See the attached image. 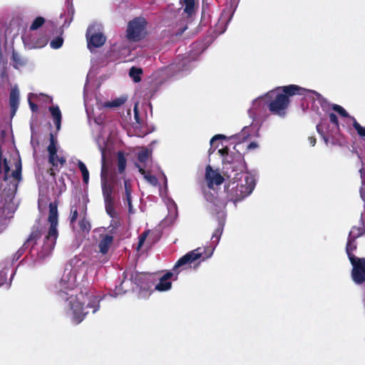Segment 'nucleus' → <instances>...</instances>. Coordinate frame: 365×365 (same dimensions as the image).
Segmentation results:
<instances>
[{"mask_svg":"<svg viewBox=\"0 0 365 365\" xmlns=\"http://www.w3.org/2000/svg\"><path fill=\"white\" fill-rule=\"evenodd\" d=\"M86 276V265L76 256L66 264L61 279L55 284V292L63 302L66 315L74 324H80L90 312L96 313L100 309L101 299L84 287H78V279ZM83 283V281H82Z\"/></svg>","mask_w":365,"mask_h":365,"instance_id":"1","label":"nucleus"},{"mask_svg":"<svg viewBox=\"0 0 365 365\" xmlns=\"http://www.w3.org/2000/svg\"><path fill=\"white\" fill-rule=\"evenodd\" d=\"M9 134L0 131V233L7 226L8 220L12 217L17 207L14 200L17 187L21 180V161L19 153L13 159L14 169L11 170V160L3 158L4 150L11 145Z\"/></svg>","mask_w":365,"mask_h":365,"instance_id":"2","label":"nucleus"},{"mask_svg":"<svg viewBox=\"0 0 365 365\" xmlns=\"http://www.w3.org/2000/svg\"><path fill=\"white\" fill-rule=\"evenodd\" d=\"M48 221L50 227L46 235L43 237V228L35 225L29 238L15 253L14 260H19L26 252L24 259L31 261L34 265H36L41 264L51 255L58 236V207L55 202L49 204Z\"/></svg>","mask_w":365,"mask_h":365,"instance_id":"3","label":"nucleus"},{"mask_svg":"<svg viewBox=\"0 0 365 365\" xmlns=\"http://www.w3.org/2000/svg\"><path fill=\"white\" fill-rule=\"evenodd\" d=\"M218 153L222 158L223 173L228 180L225 185L227 197L236 205L252 192L256 185L255 177L244 172L245 163L240 152L230 151L225 147Z\"/></svg>","mask_w":365,"mask_h":365,"instance_id":"4","label":"nucleus"},{"mask_svg":"<svg viewBox=\"0 0 365 365\" xmlns=\"http://www.w3.org/2000/svg\"><path fill=\"white\" fill-rule=\"evenodd\" d=\"M205 198L207 202V207L212 215H215L218 219V226L213 232L209 245L203 247H197L181 257L175 267L178 268L183 264L192 262L200 259L197 265L201 262L210 258L217 246L223 232L226 218V204L217 197L215 193L211 192H205Z\"/></svg>","mask_w":365,"mask_h":365,"instance_id":"5","label":"nucleus"},{"mask_svg":"<svg viewBox=\"0 0 365 365\" xmlns=\"http://www.w3.org/2000/svg\"><path fill=\"white\" fill-rule=\"evenodd\" d=\"M270 91L267 93L268 99V108L269 111L281 118L285 117L287 110L289 104V96L294 95L303 96L305 98H309L314 101H317L319 103L324 107L327 103L326 100L318 92L306 89L297 85H289L282 88Z\"/></svg>","mask_w":365,"mask_h":365,"instance_id":"6","label":"nucleus"},{"mask_svg":"<svg viewBox=\"0 0 365 365\" xmlns=\"http://www.w3.org/2000/svg\"><path fill=\"white\" fill-rule=\"evenodd\" d=\"M267 102V93L255 99L252 101V107L248 110L249 116L252 119V123L249 126H245L240 133L233 135L229 138L233 140L236 144H240L249 137L257 136L262 118L268 108Z\"/></svg>","mask_w":365,"mask_h":365,"instance_id":"7","label":"nucleus"},{"mask_svg":"<svg viewBox=\"0 0 365 365\" xmlns=\"http://www.w3.org/2000/svg\"><path fill=\"white\" fill-rule=\"evenodd\" d=\"M329 123L325 119H322L317 125V130L322 136L327 145H339L344 143V140L340 134V125L338 118L334 113L329 114Z\"/></svg>","mask_w":365,"mask_h":365,"instance_id":"8","label":"nucleus"},{"mask_svg":"<svg viewBox=\"0 0 365 365\" xmlns=\"http://www.w3.org/2000/svg\"><path fill=\"white\" fill-rule=\"evenodd\" d=\"M97 144L98 145V148L100 151L101 152L102 155V168H101V187H102V192L105 203V207L106 212L108 215L111 217L112 218H114L116 217V212L115 210L114 205H115V200L113 197V187L110 185V182L106 179V170H105V154H104V150L105 146L104 144L102 145L100 143V140L97 139L96 140Z\"/></svg>","mask_w":365,"mask_h":365,"instance_id":"9","label":"nucleus"},{"mask_svg":"<svg viewBox=\"0 0 365 365\" xmlns=\"http://www.w3.org/2000/svg\"><path fill=\"white\" fill-rule=\"evenodd\" d=\"M88 48L93 52L94 48L101 47L106 42V38L101 31L100 24H93L88 26L86 31Z\"/></svg>","mask_w":365,"mask_h":365,"instance_id":"10","label":"nucleus"},{"mask_svg":"<svg viewBox=\"0 0 365 365\" xmlns=\"http://www.w3.org/2000/svg\"><path fill=\"white\" fill-rule=\"evenodd\" d=\"M360 176L361 179V186L360 187V196L364 201V212L361 213V222L362 223V227H352L351 230L349 233L348 237H350L353 240H356L358 237H361L365 232V168L362 167L359 170Z\"/></svg>","mask_w":365,"mask_h":365,"instance_id":"11","label":"nucleus"},{"mask_svg":"<svg viewBox=\"0 0 365 365\" xmlns=\"http://www.w3.org/2000/svg\"><path fill=\"white\" fill-rule=\"evenodd\" d=\"M146 21L144 18L138 17L128 23L127 38L130 41H139L144 35Z\"/></svg>","mask_w":365,"mask_h":365,"instance_id":"12","label":"nucleus"},{"mask_svg":"<svg viewBox=\"0 0 365 365\" xmlns=\"http://www.w3.org/2000/svg\"><path fill=\"white\" fill-rule=\"evenodd\" d=\"M195 261H194L195 262ZM178 262V261L176 262ZM193 263V262H192ZM177 264V263H175ZM192 262L183 264L178 268H175V265H174L173 268V272L169 271L167 272L165 274H163L159 279V282L155 285V289L160 292H165L170 290L172 287L171 279L174 277L173 280H176L178 278V274L180 272L178 269L182 267V269H185V266L191 264Z\"/></svg>","mask_w":365,"mask_h":365,"instance_id":"13","label":"nucleus"},{"mask_svg":"<svg viewBox=\"0 0 365 365\" xmlns=\"http://www.w3.org/2000/svg\"><path fill=\"white\" fill-rule=\"evenodd\" d=\"M24 47L26 49H35L43 47L47 43V39L41 35L29 31L21 36Z\"/></svg>","mask_w":365,"mask_h":365,"instance_id":"14","label":"nucleus"},{"mask_svg":"<svg viewBox=\"0 0 365 365\" xmlns=\"http://www.w3.org/2000/svg\"><path fill=\"white\" fill-rule=\"evenodd\" d=\"M120 280L119 284L115 286L114 291L115 297L123 294L130 290H135V286L132 274V269H126Z\"/></svg>","mask_w":365,"mask_h":365,"instance_id":"15","label":"nucleus"},{"mask_svg":"<svg viewBox=\"0 0 365 365\" xmlns=\"http://www.w3.org/2000/svg\"><path fill=\"white\" fill-rule=\"evenodd\" d=\"M352 265L351 278L356 284H361L365 282V258H354L349 260Z\"/></svg>","mask_w":365,"mask_h":365,"instance_id":"16","label":"nucleus"},{"mask_svg":"<svg viewBox=\"0 0 365 365\" xmlns=\"http://www.w3.org/2000/svg\"><path fill=\"white\" fill-rule=\"evenodd\" d=\"M135 288L148 290L151 286V275L147 273H140L132 269Z\"/></svg>","mask_w":365,"mask_h":365,"instance_id":"17","label":"nucleus"},{"mask_svg":"<svg viewBox=\"0 0 365 365\" xmlns=\"http://www.w3.org/2000/svg\"><path fill=\"white\" fill-rule=\"evenodd\" d=\"M75 9L72 0H66L65 9L60 15V19H64L61 25L63 29H67L73 19Z\"/></svg>","mask_w":365,"mask_h":365,"instance_id":"18","label":"nucleus"},{"mask_svg":"<svg viewBox=\"0 0 365 365\" xmlns=\"http://www.w3.org/2000/svg\"><path fill=\"white\" fill-rule=\"evenodd\" d=\"M205 179L210 188H212L214 185H221L224 181V178L220 173L214 170L210 165H207L206 168Z\"/></svg>","mask_w":365,"mask_h":365,"instance_id":"19","label":"nucleus"},{"mask_svg":"<svg viewBox=\"0 0 365 365\" xmlns=\"http://www.w3.org/2000/svg\"><path fill=\"white\" fill-rule=\"evenodd\" d=\"M124 188H125V197H123L124 204L128 205V211L130 213H133V209L132 205V199H131V193H132V185L131 181L129 179H124Z\"/></svg>","mask_w":365,"mask_h":365,"instance_id":"20","label":"nucleus"},{"mask_svg":"<svg viewBox=\"0 0 365 365\" xmlns=\"http://www.w3.org/2000/svg\"><path fill=\"white\" fill-rule=\"evenodd\" d=\"M48 161L53 166L58 167V162L55 160V157H58L57 148L56 146L55 140L52 134H51L50 137V143L48 146Z\"/></svg>","mask_w":365,"mask_h":365,"instance_id":"21","label":"nucleus"},{"mask_svg":"<svg viewBox=\"0 0 365 365\" xmlns=\"http://www.w3.org/2000/svg\"><path fill=\"white\" fill-rule=\"evenodd\" d=\"M11 63L15 69L19 70L26 65L27 59L14 50L11 57Z\"/></svg>","mask_w":365,"mask_h":365,"instance_id":"22","label":"nucleus"},{"mask_svg":"<svg viewBox=\"0 0 365 365\" xmlns=\"http://www.w3.org/2000/svg\"><path fill=\"white\" fill-rule=\"evenodd\" d=\"M52 118L53 120L54 124L56 125V130H59L61 129V118L62 115L60 110V108L58 106H52L48 108Z\"/></svg>","mask_w":365,"mask_h":365,"instance_id":"23","label":"nucleus"},{"mask_svg":"<svg viewBox=\"0 0 365 365\" xmlns=\"http://www.w3.org/2000/svg\"><path fill=\"white\" fill-rule=\"evenodd\" d=\"M113 240V237L110 235H106L104 236H102V238L101 239L99 243H98V247L100 250V252L105 255L108 252V250L110 248V245L112 244Z\"/></svg>","mask_w":365,"mask_h":365,"instance_id":"24","label":"nucleus"},{"mask_svg":"<svg viewBox=\"0 0 365 365\" xmlns=\"http://www.w3.org/2000/svg\"><path fill=\"white\" fill-rule=\"evenodd\" d=\"M151 155V150H148L147 148H143L138 153V160L142 164L140 165L142 168H144L145 170L147 168V165L149 162L150 156Z\"/></svg>","mask_w":365,"mask_h":365,"instance_id":"25","label":"nucleus"},{"mask_svg":"<svg viewBox=\"0 0 365 365\" xmlns=\"http://www.w3.org/2000/svg\"><path fill=\"white\" fill-rule=\"evenodd\" d=\"M135 166L138 168L139 173L144 176V178L152 185L157 186L160 185L158 178L147 173L144 168H142L138 163H135Z\"/></svg>","mask_w":365,"mask_h":365,"instance_id":"26","label":"nucleus"},{"mask_svg":"<svg viewBox=\"0 0 365 365\" xmlns=\"http://www.w3.org/2000/svg\"><path fill=\"white\" fill-rule=\"evenodd\" d=\"M19 91L16 86L11 88L9 95L10 107H19Z\"/></svg>","mask_w":365,"mask_h":365,"instance_id":"27","label":"nucleus"},{"mask_svg":"<svg viewBox=\"0 0 365 365\" xmlns=\"http://www.w3.org/2000/svg\"><path fill=\"white\" fill-rule=\"evenodd\" d=\"M356 247L357 244L356 242V240H353L350 237H348L346 246V252L349 260H351L352 257L354 258H357V257H356L353 253L354 251L356 250Z\"/></svg>","mask_w":365,"mask_h":365,"instance_id":"28","label":"nucleus"},{"mask_svg":"<svg viewBox=\"0 0 365 365\" xmlns=\"http://www.w3.org/2000/svg\"><path fill=\"white\" fill-rule=\"evenodd\" d=\"M0 78L3 81H8L7 61L2 56H0Z\"/></svg>","mask_w":365,"mask_h":365,"instance_id":"29","label":"nucleus"},{"mask_svg":"<svg viewBox=\"0 0 365 365\" xmlns=\"http://www.w3.org/2000/svg\"><path fill=\"white\" fill-rule=\"evenodd\" d=\"M77 165H78V167L80 171L81 172L83 182L85 184H88V181H89V172L87 169L86 165H85V163L83 162H82L80 160H78Z\"/></svg>","mask_w":365,"mask_h":365,"instance_id":"30","label":"nucleus"},{"mask_svg":"<svg viewBox=\"0 0 365 365\" xmlns=\"http://www.w3.org/2000/svg\"><path fill=\"white\" fill-rule=\"evenodd\" d=\"M167 207L168 210L169 215L171 218H175L178 215V207L175 202L172 199H168Z\"/></svg>","mask_w":365,"mask_h":365,"instance_id":"31","label":"nucleus"},{"mask_svg":"<svg viewBox=\"0 0 365 365\" xmlns=\"http://www.w3.org/2000/svg\"><path fill=\"white\" fill-rule=\"evenodd\" d=\"M332 109L336 112L342 118H348L349 122H351L350 118H355L353 116H351L349 113L341 106L337 104L332 105Z\"/></svg>","mask_w":365,"mask_h":365,"instance_id":"32","label":"nucleus"},{"mask_svg":"<svg viewBox=\"0 0 365 365\" xmlns=\"http://www.w3.org/2000/svg\"><path fill=\"white\" fill-rule=\"evenodd\" d=\"M192 63L190 57H185L176 64V66L179 71H187L189 70L190 64H192Z\"/></svg>","mask_w":365,"mask_h":365,"instance_id":"33","label":"nucleus"},{"mask_svg":"<svg viewBox=\"0 0 365 365\" xmlns=\"http://www.w3.org/2000/svg\"><path fill=\"white\" fill-rule=\"evenodd\" d=\"M126 167V159L122 152L118 153V169L120 173L125 171Z\"/></svg>","mask_w":365,"mask_h":365,"instance_id":"34","label":"nucleus"},{"mask_svg":"<svg viewBox=\"0 0 365 365\" xmlns=\"http://www.w3.org/2000/svg\"><path fill=\"white\" fill-rule=\"evenodd\" d=\"M142 69L135 67H132L129 71V76L134 82L138 83L140 81V75L142 74Z\"/></svg>","mask_w":365,"mask_h":365,"instance_id":"35","label":"nucleus"},{"mask_svg":"<svg viewBox=\"0 0 365 365\" xmlns=\"http://www.w3.org/2000/svg\"><path fill=\"white\" fill-rule=\"evenodd\" d=\"M125 101H126L125 98H123V97L118 98L111 101L106 103L105 107L118 108V107L120 106L121 105L124 104Z\"/></svg>","mask_w":365,"mask_h":365,"instance_id":"36","label":"nucleus"},{"mask_svg":"<svg viewBox=\"0 0 365 365\" xmlns=\"http://www.w3.org/2000/svg\"><path fill=\"white\" fill-rule=\"evenodd\" d=\"M225 138H227V137L222 134H217V135H215V136H213L210 141V150H212V148L215 150V148L219 147L218 141L220 140H222V139H225Z\"/></svg>","mask_w":365,"mask_h":365,"instance_id":"37","label":"nucleus"},{"mask_svg":"<svg viewBox=\"0 0 365 365\" xmlns=\"http://www.w3.org/2000/svg\"><path fill=\"white\" fill-rule=\"evenodd\" d=\"M353 122V127L356 130L358 135L361 138H365V127L361 126L356 118H350Z\"/></svg>","mask_w":365,"mask_h":365,"instance_id":"38","label":"nucleus"},{"mask_svg":"<svg viewBox=\"0 0 365 365\" xmlns=\"http://www.w3.org/2000/svg\"><path fill=\"white\" fill-rule=\"evenodd\" d=\"M44 22H45V19L43 17L38 16V17L36 18L34 20V21L32 22V24L30 26L29 31H34L38 29L44 24Z\"/></svg>","mask_w":365,"mask_h":365,"instance_id":"39","label":"nucleus"},{"mask_svg":"<svg viewBox=\"0 0 365 365\" xmlns=\"http://www.w3.org/2000/svg\"><path fill=\"white\" fill-rule=\"evenodd\" d=\"M195 3L194 0H185L184 11L188 16H191L194 12Z\"/></svg>","mask_w":365,"mask_h":365,"instance_id":"40","label":"nucleus"},{"mask_svg":"<svg viewBox=\"0 0 365 365\" xmlns=\"http://www.w3.org/2000/svg\"><path fill=\"white\" fill-rule=\"evenodd\" d=\"M63 43V39L61 36H57L56 38L52 39L50 42L51 48L53 49L60 48Z\"/></svg>","mask_w":365,"mask_h":365,"instance_id":"41","label":"nucleus"},{"mask_svg":"<svg viewBox=\"0 0 365 365\" xmlns=\"http://www.w3.org/2000/svg\"><path fill=\"white\" fill-rule=\"evenodd\" d=\"M79 227L83 232H88L91 230V224L85 217L79 222Z\"/></svg>","mask_w":365,"mask_h":365,"instance_id":"42","label":"nucleus"},{"mask_svg":"<svg viewBox=\"0 0 365 365\" xmlns=\"http://www.w3.org/2000/svg\"><path fill=\"white\" fill-rule=\"evenodd\" d=\"M78 209L75 205L71 206V215H70V222L73 224L78 217Z\"/></svg>","mask_w":365,"mask_h":365,"instance_id":"43","label":"nucleus"},{"mask_svg":"<svg viewBox=\"0 0 365 365\" xmlns=\"http://www.w3.org/2000/svg\"><path fill=\"white\" fill-rule=\"evenodd\" d=\"M341 120V125L342 128L349 130L351 128V125L353 126V122H349L348 118H343Z\"/></svg>","mask_w":365,"mask_h":365,"instance_id":"44","label":"nucleus"},{"mask_svg":"<svg viewBox=\"0 0 365 365\" xmlns=\"http://www.w3.org/2000/svg\"><path fill=\"white\" fill-rule=\"evenodd\" d=\"M7 31H8V29L6 30L4 36H1V34H0V56L3 55V53H2V47H1L2 42L4 41H5L6 43L7 42Z\"/></svg>","mask_w":365,"mask_h":365,"instance_id":"45","label":"nucleus"},{"mask_svg":"<svg viewBox=\"0 0 365 365\" xmlns=\"http://www.w3.org/2000/svg\"><path fill=\"white\" fill-rule=\"evenodd\" d=\"M55 160L58 162V167L63 166L66 163V158L63 156H60L58 155V157H55Z\"/></svg>","mask_w":365,"mask_h":365,"instance_id":"46","label":"nucleus"},{"mask_svg":"<svg viewBox=\"0 0 365 365\" xmlns=\"http://www.w3.org/2000/svg\"><path fill=\"white\" fill-rule=\"evenodd\" d=\"M6 284V274L4 272L0 273V287Z\"/></svg>","mask_w":365,"mask_h":365,"instance_id":"47","label":"nucleus"},{"mask_svg":"<svg viewBox=\"0 0 365 365\" xmlns=\"http://www.w3.org/2000/svg\"><path fill=\"white\" fill-rule=\"evenodd\" d=\"M134 118L136 120V122L139 124H140V117H139V113H138V108H137V104L135 105V107H134Z\"/></svg>","mask_w":365,"mask_h":365,"instance_id":"48","label":"nucleus"},{"mask_svg":"<svg viewBox=\"0 0 365 365\" xmlns=\"http://www.w3.org/2000/svg\"><path fill=\"white\" fill-rule=\"evenodd\" d=\"M31 93L29 94V106H30V108L31 110L33 111V112H36L38 110V106L34 103L33 102L31 101L30 100V96H31Z\"/></svg>","mask_w":365,"mask_h":365,"instance_id":"49","label":"nucleus"},{"mask_svg":"<svg viewBox=\"0 0 365 365\" xmlns=\"http://www.w3.org/2000/svg\"><path fill=\"white\" fill-rule=\"evenodd\" d=\"M146 238V234H143L139 237V242H138V249L143 245L144 243V241Z\"/></svg>","mask_w":365,"mask_h":365,"instance_id":"50","label":"nucleus"},{"mask_svg":"<svg viewBox=\"0 0 365 365\" xmlns=\"http://www.w3.org/2000/svg\"><path fill=\"white\" fill-rule=\"evenodd\" d=\"M258 147V145L257 143L255 142H252L250 143L248 145H247V149L248 150H252V149H255V148H257Z\"/></svg>","mask_w":365,"mask_h":365,"instance_id":"51","label":"nucleus"},{"mask_svg":"<svg viewBox=\"0 0 365 365\" xmlns=\"http://www.w3.org/2000/svg\"><path fill=\"white\" fill-rule=\"evenodd\" d=\"M309 143L312 146H314L316 144V138L313 136L309 137L308 138Z\"/></svg>","mask_w":365,"mask_h":365,"instance_id":"52","label":"nucleus"},{"mask_svg":"<svg viewBox=\"0 0 365 365\" xmlns=\"http://www.w3.org/2000/svg\"><path fill=\"white\" fill-rule=\"evenodd\" d=\"M163 176L164 178V185H165V192L168 190V180L166 176L163 173Z\"/></svg>","mask_w":365,"mask_h":365,"instance_id":"53","label":"nucleus"},{"mask_svg":"<svg viewBox=\"0 0 365 365\" xmlns=\"http://www.w3.org/2000/svg\"><path fill=\"white\" fill-rule=\"evenodd\" d=\"M18 109V107H11V116H14L16 112Z\"/></svg>","mask_w":365,"mask_h":365,"instance_id":"54","label":"nucleus"},{"mask_svg":"<svg viewBox=\"0 0 365 365\" xmlns=\"http://www.w3.org/2000/svg\"><path fill=\"white\" fill-rule=\"evenodd\" d=\"M236 7H237V3H236V4H235V6H234L233 11H232V13L231 14V15H230V16L229 19L227 21V24H228V23L230 21V20H231V19H232V16H233V13H234V11H235V9H236Z\"/></svg>","mask_w":365,"mask_h":365,"instance_id":"55","label":"nucleus"},{"mask_svg":"<svg viewBox=\"0 0 365 365\" xmlns=\"http://www.w3.org/2000/svg\"><path fill=\"white\" fill-rule=\"evenodd\" d=\"M14 274H15V272H12V274H11V278H10V279H9V283L7 284V288H9V287H10V285H11V280H12V278H13V277H14Z\"/></svg>","mask_w":365,"mask_h":365,"instance_id":"56","label":"nucleus"},{"mask_svg":"<svg viewBox=\"0 0 365 365\" xmlns=\"http://www.w3.org/2000/svg\"><path fill=\"white\" fill-rule=\"evenodd\" d=\"M187 29V26H185L183 29L180 30V32H178L177 34L180 35L182 34L185 30Z\"/></svg>","mask_w":365,"mask_h":365,"instance_id":"57","label":"nucleus"},{"mask_svg":"<svg viewBox=\"0 0 365 365\" xmlns=\"http://www.w3.org/2000/svg\"><path fill=\"white\" fill-rule=\"evenodd\" d=\"M91 76V72H89L87 75V79L89 78V76Z\"/></svg>","mask_w":365,"mask_h":365,"instance_id":"58","label":"nucleus"},{"mask_svg":"<svg viewBox=\"0 0 365 365\" xmlns=\"http://www.w3.org/2000/svg\"><path fill=\"white\" fill-rule=\"evenodd\" d=\"M160 195H162V189L160 188Z\"/></svg>","mask_w":365,"mask_h":365,"instance_id":"59","label":"nucleus"},{"mask_svg":"<svg viewBox=\"0 0 365 365\" xmlns=\"http://www.w3.org/2000/svg\"><path fill=\"white\" fill-rule=\"evenodd\" d=\"M86 84H87V83ZM86 85H84V91H86Z\"/></svg>","mask_w":365,"mask_h":365,"instance_id":"60","label":"nucleus"},{"mask_svg":"<svg viewBox=\"0 0 365 365\" xmlns=\"http://www.w3.org/2000/svg\"><path fill=\"white\" fill-rule=\"evenodd\" d=\"M41 207V205H40V202L38 201V207L40 208Z\"/></svg>","mask_w":365,"mask_h":365,"instance_id":"61","label":"nucleus"},{"mask_svg":"<svg viewBox=\"0 0 365 365\" xmlns=\"http://www.w3.org/2000/svg\"><path fill=\"white\" fill-rule=\"evenodd\" d=\"M235 1V0H234ZM236 1H238V0H236Z\"/></svg>","mask_w":365,"mask_h":365,"instance_id":"62","label":"nucleus"}]
</instances>
